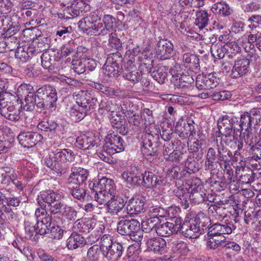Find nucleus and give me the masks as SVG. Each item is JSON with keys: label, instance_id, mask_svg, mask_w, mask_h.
I'll return each mask as SVG.
<instances>
[{"label": "nucleus", "instance_id": "obj_32", "mask_svg": "<svg viewBox=\"0 0 261 261\" xmlns=\"http://www.w3.org/2000/svg\"><path fill=\"white\" fill-rule=\"evenodd\" d=\"M191 191L189 194V199L195 204L203 203L207 199L205 190L201 185L191 186Z\"/></svg>", "mask_w": 261, "mask_h": 261}, {"label": "nucleus", "instance_id": "obj_61", "mask_svg": "<svg viewBox=\"0 0 261 261\" xmlns=\"http://www.w3.org/2000/svg\"><path fill=\"white\" fill-rule=\"evenodd\" d=\"M49 230V236L51 238L59 240L63 236L64 230L58 225L51 224Z\"/></svg>", "mask_w": 261, "mask_h": 261}, {"label": "nucleus", "instance_id": "obj_59", "mask_svg": "<svg viewBox=\"0 0 261 261\" xmlns=\"http://www.w3.org/2000/svg\"><path fill=\"white\" fill-rule=\"evenodd\" d=\"M172 250L175 253L182 254H186L189 251L187 244L179 241H175L172 243Z\"/></svg>", "mask_w": 261, "mask_h": 261}, {"label": "nucleus", "instance_id": "obj_27", "mask_svg": "<svg viewBox=\"0 0 261 261\" xmlns=\"http://www.w3.org/2000/svg\"><path fill=\"white\" fill-rule=\"evenodd\" d=\"M144 197L133 198L129 200L127 204L126 211L130 215H137L144 211Z\"/></svg>", "mask_w": 261, "mask_h": 261}, {"label": "nucleus", "instance_id": "obj_42", "mask_svg": "<svg viewBox=\"0 0 261 261\" xmlns=\"http://www.w3.org/2000/svg\"><path fill=\"white\" fill-rule=\"evenodd\" d=\"M88 111L77 105L74 106L72 108H70L69 115L72 121L79 122L86 116Z\"/></svg>", "mask_w": 261, "mask_h": 261}, {"label": "nucleus", "instance_id": "obj_22", "mask_svg": "<svg viewBox=\"0 0 261 261\" xmlns=\"http://www.w3.org/2000/svg\"><path fill=\"white\" fill-rule=\"evenodd\" d=\"M169 72L173 78V82L177 88H188L190 87L191 84L194 82V79L191 76L177 73L173 68L170 69Z\"/></svg>", "mask_w": 261, "mask_h": 261}, {"label": "nucleus", "instance_id": "obj_15", "mask_svg": "<svg viewBox=\"0 0 261 261\" xmlns=\"http://www.w3.org/2000/svg\"><path fill=\"white\" fill-rule=\"evenodd\" d=\"M41 51L42 50L38 46L34 44H25L17 47L15 53V57L19 62L24 63Z\"/></svg>", "mask_w": 261, "mask_h": 261}, {"label": "nucleus", "instance_id": "obj_37", "mask_svg": "<svg viewBox=\"0 0 261 261\" xmlns=\"http://www.w3.org/2000/svg\"><path fill=\"white\" fill-rule=\"evenodd\" d=\"M141 151L144 157L150 161L156 158L158 148L156 147H153L150 141L144 140L141 146Z\"/></svg>", "mask_w": 261, "mask_h": 261}, {"label": "nucleus", "instance_id": "obj_34", "mask_svg": "<svg viewBox=\"0 0 261 261\" xmlns=\"http://www.w3.org/2000/svg\"><path fill=\"white\" fill-rule=\"evenodd\" d=\"M86 243L85 239L82 235L73 232L67 239L66 246L69 250H73L84 246Z\"/></svg>", "mask_w": 261, "mask_h": 261}, {"label": "nucleus", "instance_id": "obj_45", "mask_svg": "<svg viewBox=\"0 0 261 261\" xmlns=\"http://www.w3.org/2000/svg\"><path fill=\"white\" fill-rule=\"evenodd\" d=\"M173 226L169 222L163 224H158L155 232L160 237H168L175 234L173 230Z\"/></svg>", "mask_w": 261, "mask_h": 261}, {"label": "nucleus", "instance_id": "obj_16", "mask_svg": "<svg viewBox=\"0 0 261 261\" xmlns=\"http://www.w3.org/2000/svg\"><path fill=\"white\" fill-rule=\"evenodd\" d=\"M19 143L24 148H31L41 141L42 136L37 132H21L17 137Z\"/></svg>", "mask_w": 261, "mask_h": 261}, {"label": "nucleus", "instance_id": "obj_9", "mask_svg": "<svg viewBox=\"0 0 261 261\" xmlns=\"http://www.w3.org/2000/svg\"><path fill=\"white\" fill-rule=\"evenodd\" d=\"M117 231L122 236H127L133 241L140 242L143 239V233L139 222L134 219H122L117 224Z\"/></svg>", "mask_w": 261, "mask_h": 261}, {"label": "nucleus", "instance_id": "obj_33", "mask_svg": "<svg viewBox=\"0 0 261 261\" xmlns=\"http://www.w3.org/2000/svg\"><path fill=\"white\" fill-rule=\"evenodd\" d=\"M95 190H98L108 194L110 193L114 195L115 187L114 181L108 178L103 177L100 178L97 182L94 183Z\"/></svg>", "mask_w": 261, "mask_h": 261}, {"label": "nucleus", "instance_id": "obj_35", "mask_svg": "<svg viewBox=\"0 0 261 261\" xmlns=\"http://www.w3.org/2000/svg\"><path fill=\"white\" fill-rule=\"evenodd\" d=\"M211 10L215 15L222 17L228 16L232 12V9L229 5L224 1L215 3L212 6Z\"/></svg>", "mask_w": 261, "mask_h": 261}, {"label": "nucleus", "instance_id": "obj_63", "mask_svg": "<svg viewBox=\"0 0 261 261\" xmlns=\"http://www.w3.org/2000/svg\"><path fill=\"white\" fill-rule=\"evenodd\" d=\"M52 56L50 55L48 51L43 53L41 56V64L42 67L49 71L52 70L53 60Z\"/></svg>", "mask_w": 261, "mask_h": 261}, {"label": "nucleus", "instance_id": "obj_53", "mask_svg": "<svg viewBox=\"0 0 261 261\" xmlns=\"http://www.w3.org/2000/svg\"><path fill=\"white\" fill-rule=\"evenodd\" d=\"M33 92L26 95L24 97V101L23 103L24 109L27 111H33L35 105L37 106V97L36 96V93Z\"/></svg>", "mask_w": 261, "mask_h": 261}, {"label": "nucleus", "instance_id": "obj_39", "mask_svg": "<svg viewBox=\"0 0 261 261\" xmlns=\"http://www.w3.org/2000/svg\"><path fill=\"white\" fill-rule=\"evenodd\" d=\"M160 219L158 218H149L142 222V233L155 232L156 228L160 222Z\"/></svg>", "mask_w": 261, "mask_h": 261}, {"label": "nucleus", "instance_id": "obj_3", "mask_svg": "<svg viewBox=\"0 0 261 261\" xmlns=\"http://www.w3.org/2000/svg\"><path fill=\"white\" fill-rule=\"evenodd\" d=\"M74 152L69 149H56L49 152L44 162L45 165L55 171L57 175L61 176L68 172L69 164L75 160Z\"/></svg>", "mask_w": 261, "mask_h": 261}, {"label": "nucleus", "instance_id": "obj_14", "mask_svg": "<svg viewBox=\"0 0 261 261\" xmlns=\"http://www.w3.org/2000/svg\"><path fill=\"white\" fill-rule=\"evenodd\" d=\"M77 105L87 110L94 109L96 105L97 98L93 93L87 90H80L73 94Z\"/></svg>", "mask_w": 261, "mask_h": 261}, {"label": "nucleus", "instance_id": "obj_21", "mask_svg": "<svg viewBox=\"0 0 261 261\" xmlns=\"http://www.w3.org/2000/svg\"><path fill=\"white\" fill-rule=\"evenodd\" d=\"M249 60L246 58H238L232 69L231 76L236 79L246 74L249 71Z\"/></svg>", "mask_w": 261, "mask_h": 261}, {"label": "nucleus", "instance_id": "obj_64", "mask_svg": "<svg viewBox=\"0 0 261 261\" xmlns=\"http://www.w3.org/2000/svg\"><path fill=\"white\" fill-rule=\"evenodd\" d=\"M248 43H253L254 45L261 51V33L253 32L250 33L248 35Z\"/></svg>", "mask_w": 261, "mask_h": 261}, {"label": "nucleus", "instance_id": "obj_57", "mask_svg": "<svg viewBox=\"0 0 261 261\" xmlns=\"http://www.w3.org/2000/svg\"><path fill=\"white\" fill-rule=\"evenodd\" d=\"M25 238L29 240H34V235L36 234V225L29 221H24Z\"/></svg>", "mask_w": 261, "mask_h": 261}, {"label": "nucleus", "instance_id": "obj_51", "mask_svg": "<svg viewBox=\"0 0 261 261\" xmlns=\"http://www.w3.org/2000/svg\"><path fill=\"white\" fill-rule=\"evenodd\" d=\"M96 89L109 96L115 95L122 98H125L127 96L126 93L124 91H121L117 90L114 91V90L111 88L105 86L101 84L97 85Z\"/></svg>", "mask_w": 261, "mask_h": 261}, {"label": "nucleus", "instance_id": "obj_13", "mask_svg": "<svg viewBox=\"0 0 261 261\" xmlns=\"http://www.w3.org/2000/svg\"><path fill=\"white\" fill-rule=\"evenodd\" d=\"M105 141L103 150L109 155H113L124 150L125 142L121 136L117 134L108 135Z\"/></svg>", "mask_w": 261, "mask_h": 261}, {"label": "nucleus", "instance_id": "obj_1", "mask_svg": "<svg viewBox=\"0 0 261 261\" xmlns=\"http://www.w3.org/2000/svg\"><path fill=\"white\" fill-rule=\"evenodd\" d=\"M124 249L119 242H113L112 237L105 234L101 238L100 245H94L87 250V261H99L101 254L108 261H116L120 258Z\"/></svg>", "mask_w": 261, "mask_h": 261}, {"label": "nucleus", "instance_id": "obj_7", "mask_svg": "<svg viewBox=\"0 0 261 261\" xmlns=\"http://www.w3.org/2000/svg\"><path fill=\"white\" fill-rule=\"evenodd\" d=\"M253 123L248 112H245L240 118L237 117V122L234 131L241 132L247 145L251 146L257 142L256 131L252 126Z\"/></svg>", "mask_w": 261, "mask_h": 261}, {"label": "nucleus", "instance_id": "obj_48", "mask_svg": "<svg viewBox=\"0 0 261 261\" xmlns=\"http://www.w3.org/2000/svg\"><path fill=\"white\" fill-rule=\"evenodd\" d=\"M208 15L205 10H200L196 12L195 23L199 28L203 29L208 24Z\"/></svg>", "mask_w": 261, "mask_h": 261}, {"label": "nucleus", "instance_id": "obj_29", "mask_svg": "<svg viewBox=\"0 0 261 261\" xmlns=\"http://www.w3.org/2000/svg\"><path fill=\"white\" fill-rule=\"evenodd\" d=\"M237 122V117L233 114L226 115L221 118L218 122L219 127L224 130L223 134L231 133L232 130L234 131V127H236V123Z\"/></svg>", "mask_w": 261, "mask_h": 261}, {"label": "nucleus", "instance_id": "obj_41", "mask_svg": "<svg viewBox=\"0 0 261 261\" xmlns=\"http://www.w3.org/2000/svg\"><path fill=\"white\" fill-rule=\"evenodd\" d=\"M58 126L57 123L53 119H43L38 124V127L45 132H50L53 135L57 134L56 129Z\"/></svg>", "mask_w": 261, "mask_h": 261}, {"label": "nucleus", "instance_id": "obj_62", "mask_svg": "<svg viewBox=\"0 0 261 261\" xmlns=\"http://www.w3.org/2000/svg\"><path fill=\"white\" fill-rule=\"evenodd\" d=\"M109 45L112 49L119 50L122 48V43L119 39L116 34L111 33L110 34L109 38Z\"/></svg>", "mask_w": 261, "mask_h": 261}, {"label": "nucleus", "instance_id": "obj_6", "mask_svg": "<svg viewBox=\"0 0 261 261\" xmlns=\"http://www.w3.org/2000/svg\"><path fill=\"white\" fill-rule=\"evenodd\" d=\"M209 226L210 223L207 227L208 237L213 238L215 242L222 247L226 242L224 234H229L236 229V226L234 224V220L229 219L221 221L219 223H216L210 227Z\"/></svg>", "mask_w": 261, "mask_h": 261}, {"label": "nucleus", "instance_id": "obj_23", "mask_svg": "<svg viewBox=\"0 0 261 261\" xmlns=\"http://www.w3.org/2000/svg\"><path fill=\"white\" fill-rule=\"evenodd\" d=\"M175 132L181 139L189 137L192 139L194 134H195L193 121L188 123L182 121L177 122L175 127Z\"/></svg>", "mask_w": 261, "mask_h": 261}, {"label": "nucleus", "instance_id": "obj_10", "mask_svg": "<svg viewBox=\"0 0 261 261\" xmlns=\"http://www.w3.org/2000/svg\"><path fill=\"white\" fill-rule=\"evenodd\" d=\"M122 61V57L118 51L112 54V56L107 59L100 72L103 76V81L108 82L110 78L118 76L121 70L119 65Z\"/></svg>", "mask_w": 261, "mask_h": 261}, {"label": "nucleus", "instance_id": "obj_49", "mask_svg": "<svg viewBox=\"0 0 261 261\" xmlns=\"http://www.w3.org/2000/svg\"><path fill=\"white\" fill-rule=\"evenodd\" d=\"M123 76L125 79L135 83L141 80L142 75L140 72L134 69L133 68H130L123 70Z\"/></svg>", "mask_w": 261, "mask_h": 261}, {"label": "nucleus", "instance_id": "obj_18", "mask_svg": "<svg viewBox=\"0 0 261 261\" xmlns=\"http://www.w3.org/2000/svg\"><path fill=\"white\" fill-rule=\"evenodd\" d=\"M121 177L129 187L135 188L141 185V176L139 170L135 167H132L122 172Z\"/></svg>", "mask_w": 261, "mask_h": 261}, {"label": "nucleus", "instance_id": "obj_31", "mask_svg": "<svg viewBox=\"0 0 261 261\" xmlns=\"http://www.w3.org/2000/svg\"><path fill=\"white\" fill-rule=\"evenodd\" d=\"M19 30V26L14 22H11L8 28L4 29V33L5 34V43L10 50H13L12 47V43L14 42V44H18V39L13 37Z\"/></svg>", "mask_w": 261, "mask_h": 261}, {"label": "nucleus", "instance_id": "obj_43", "mask_svg": "<svg viewBox=\"0 0 261 261\" xmlns=\"http://www.w3.org/2000/svg\"><path fill=\"white\" fill-rule=\"evenodd\" d=\"M51 216H47L46 218L42 219L41 221L37 222L35 225L37 229L36 233L40 235L48 233L51 225Z\"/></svg>", "mask_w": 261, "mask_h": 261}, {"label": "nucleus", "instance_id": "obj_20", "mask_svg": "<svg viewBox=\"0 0 261 261\" xmlns=\"http://www.w3.org/2000/svg\"><path fill=\"white\" fill-rule=\"evenodd\" d=\"M89 175V172L87 169L81 167H72L67 180L70 184L81 185L85 182Z\"/></svg>", "mask_w": 261, "mask_h": 261}, {"label": "nucleus", "instance_id": "obj_52", "mask_svg": "<svg viewBox=\"0 0 261 261\" xmlns=\"http://www.w3.org/2000/svg\"><path fill=\"white\" fill-rule=\"evenodd\" d=\"M226 52L225 45L221 44L213 43L211 47V53L212 56L218 59H221L224 58Z\"/></svg>", "mask_w": 261, "mask_h": 261}, {"label": "nucleus", "instance_id": "obj_25", "mask_svg": "<svg viewBox=\"0 0 261 261\" xmlns=\"http://www.w3.org/2000/svg\"><path fill=\"white\" fill-rule=\"evenodd\" d=\"M76 146L83 150H90L97 147L95 137L92 134H83L76 138Z\"/></svg>", "mask_w": 261, "mask_h": 261}, {"label": "nucleus", "instance_id": "obj_44", "mask_svg": "<svg viewBox=\"0 0 261 261\" xmlns=\"http://www.w3.org/2000/svg\"><path fill=\"white\" fill-rule=\"evenodd\" d=\"M124 205L123 202H120L113 198L106 205L107 212L113 215H117L122 210Z\"/></svg>", "mask_w": 261, "mask_h": 261}, {"label": "nucleus", "instance_id": "obj_24", "mask_svg": "<svg viewBox=\"0 0 261 261\" xmlns=\"http://www.w3.org/2000/svg\"><path fill=\"white\" fill-rule=\"evenodd\" d=\"M147 249L154 253L163 254L166 252V242L161 238L148 239L146 242Z\"/></svg>", "mask_w": 261, "mask_h": 261}, {"label": "nucleus", "instance_id": "obj_47", "mask_svg": "<svg viewBox=\"0 0 261 261\" xmlns=\"http://www.w3.org/2000/svg\"><path fill=\"white\" fill-rule=\"evenodd\" d=\"M175 195L179 198V202L181 204L184 209H187L189 207V193L186 189L177 188L174 190Z\"/></svg>", "mask_w": 261, "mask_h": 261}, {"label": "nucleus", "instance_id": "obj_54", "mask_svg": "<svg viewBox=\"0 0 261 261\" xmlns=\"http://www.w3.org/2000/svg\"><path fill=\"white\" fill-rule=\"evenodd\" d=\"M96 193L94 195V199L99 205L106 206L109 201L115 197V195L110 193H105L100 191L95 190Z\"/></svg>", "mask_w": 261, "mask_h": 261}, {"label": "nucleus", "instance_id": "obj_2", "mask_svg": "<svg viewBox=\"0 0 261 261\" xmlns=\"http://www.w3.org/2000/svg\"><path fill=\"white\" fill-rule=\"evenodd\" d=\"M101 17L99 12H91L79 21L78 27L87 34L106 35L113 29L116 20L112 15H107L100 21Z\"/></svg>", "mask_w": 261, "mask_h": 261}, {"label": "nucleus", "instance_id": "obj_46", "mask_svg": "<svg viewBox=\"0 0 261 261\" xmlns=\"http://www.w3.org/2000/svg\"><path fill=\"white\" fill-rule=\"evenodd\" d=\"M216 149L218 153L219 162H223L224 164H228L232 155L231 152L221 144L217 143Z\"/></svg>", "mask_w": 261, "mask_h": 261}, {"label": "nucleus", "instance_id": "obj_40", "mask_svg": "<svg viewBox=\"0 0 261 261\" xmlns=\"http://www.w3.org/2000/svg\"><path fill=\"white\" fill-rule=\"evenodd\" d=\"M105 111L110 112L113 114L117 111L119 112V108L115 101L102 100L99 105L98 112L103 114Z\"/></svg>", "mask_w": 261, "mask_h": 261}, {"label": "nucleus", "instance_id": "obj_4", "mask_svg": "<svg viewBox=\"0 0 261 261\" xmlns=\"http://www.w3.org/2000/svg\"><path fill=\"white\" fill-rule=\"evenodd\" d=\"M210 218L204 213L199 212L195 217L186 216L182 223L181 233L186 238L196 239L204 233L210 223Z\"/></svg>", "mask_w": 261, "mask_h": 261}, {"label": "nucleus", "instance_id": "obj_8", "mask_svg": "<svg viewBox=\"0 0 261 261\" xmlns=\"http://www.w3.org/2000/svg\"><path fill=\"white\" fill-rule=\"evenodd\" d=\"M37 107L40 109H51L56 107L58 100L56 89L49 85H44L36 92Z\"/></svg>", "mask_w": 261, "mask_h": 261}, {"label": "nucleus", "instance_id": "obj_58", "mask_svg": "<svg viewBox=\"0 0 261 261\" xmlns=\"http://www.w3.org/2000/svg\"><path fill=\"white\" fill-rule=\"evenodd\" d=\"M225 46L229 57H232L241 52V48L235 41H228L225 43Z\"/></svg>", "mask_w": 261, "mask_h": 261}, {"label": "nucleus", "instance_id": "obj_5", "mask_svg": "<svg viewBox=\"0 0 261 261\" xmlns=\"http://www.w3.org/2000/svg\"><path fill=\"white\" fill-rule=\"evenodd\" d=\"M47 199L50 201V214H57L70 220H74L77 218V212L66 204L63 195L54 191V194Z\"/></svg>", "mask_w": 261, "mask_h": 261}, {"label": "nucleus", "instance_id": "obj_11", "mask_svg": "<svg viewBox=\"0 0 261 261\" xmlns=\"http://www.w3.org/2000/svg\"><path fill=\"white\" fill-rule=\"evenodd\" d=\"M53 194V191L47 190L41 191L38 195L36 200L39 207L36 209L35 213L37 222L41 221L42 219L46 218L47 216H50L48 213L50 214L49 210L50 201L47 198Z\"/></svg>", "mask_w": 261, "mask_h": 261}, {"label": "nucleus", "instance_id": "obj_55", "mask_svg": "<svg viewBox=\"0 0 261 261\" xmlns=\"http://www.w3.org/2000/svg\"><path fill=\"white\" fill-rule=\"evenodd\" d=\"M254 172L250 168H243L242 173L240 176V182L242 184H249L254 181Z\"/></svg>", "mask_w": 261, "mask_h": 261}, {"label": "nucleus", "instance_id": "obj_38", "mask_svg": "<svg viewBox=\"0 0 261 261\" xmlns=\"http://www.w3.org/2000/svg\"><path fill=\"white\" fill-rule=\"evenodd\" d=\"M141 119L144 120V125L146 132H152L151 129L154 127V119L152 111L149 109H144L141 113Z\"/></svg>", "mask_w": 261, "mask_h": 261}, {"label": "nucleus", "instance_id": "obj_26", "mask_svg": "<svg viewBox=\"0 0 261 261\" xmlns=\"http://www.w3.org/2000/svg\"><path fill=\"white\" fill-rule=\"evenodd\" d=\"M242 133L240 135L238 136L237 134L234 135V133L231 134L230 133L222 134V140L225 143V144L231 148L236 149L240 150L243 149V141L241 137Z\"/></svg>", "mask_w": 261, "mask_h": 261}, {"label": "nucleus", "instance_id": "obj_28", "mask_svg": "<svg viewBox=\"0 0 261 261\" xmlns=\"http://www.w3.org/2000/svg\"><path fill=\"white\" fill-rule=\"evenodd\" d=\"M141 175V184L147 188H152L158 185L163 184V181L161 177L156 176L151 171H145Z\"/></svg>", "mask_w": 261, "mask_h": 261}, {"label": "nucleus", "instance_id": "obj_36", "mask_svg": "<svg viewBox=\"0 0 261 261\" xmlns=\"http://www.w3.org/2000/svg\"><path fill=\"white\" fill-rule=\"evenodd\" d=\"M218 161V153L213 147L208 148L206 155L205 168L206 170H213L217 166Z\"/></svg>", "mask_w": 261, "mask_h": 261}, {"label": "nucleus", "instance_id": "obj_30", "mask_svg": "<svg viewBox=\"0 0 261 261\" xmlns=\"http://www.w3.org/2000/svg\"><path fill=\"white\" fill-rule=\"evenodd\" d=\"M180 60L187 69L195 71L199 67V59L197 55L190 53H184Z\"/></svg>", "mask_w": 261, "mask_h": 261}, {"label": "nucleus", "instance_id": "obj_12", "mask_svg": "<svg viewBox=\"0 0 261 261\" xmlns=\"http://www.w3.org/2000/svg\"><path fill=\"white\" fill-rule=\"evenodd\" d=\"M73 227L84 232H89L94 230L98 239L101 236L105 227L96 219L91 218H85L77 220L73 224Z\"/></svg>", "mask_w": 261, "mask_h": 261}, {"label": "nucleus", "instance_id": "obj_56", "mask_svg": "<svg viewBox=\"0 0 261 261\" xmlns=\"http://www.w3.org/2000/svg\"><path fill=\"white\" fill-rule=\"evenodd\" d=\"M147 213L150 218H165L166 215V210L158 206L153 205L149 207Z\"/></svg>", "mask_w": 261, "mask_h": 261}, {"label": "nucleus", "instance_id": "obj_19", "mask_svg": "<svg viewBox=\"0 0 261 261\" xmlns=\"http://www.w3.org/2000/svg\"><path fill=\"white\" fill-rule=\"evenodd\" d=\"M21 110L18 108H16L12 103L5 104L2 103L0 104V114L6 119L12 121H18L21 116Z\"/></svg>", "mask_w": 261, "mask_h": 261}, {"label": "nucleus", "instance_id": "obj_17", "mask_svg": "<svg viewBox=\"0 0 261 261\" xmlns=\"http://www.w3.org/2000/svg\"><path fill=\"white\" fill-rule=\"evenodd\" d=\"M174 55L173 45L167 39H161L156 48V55L161 60L170 59Z\"/></svg>", "mask_w": 261, "mask_h": 261}, {"label": "nucleus", "instance_id": "obj_50", "mask_svg": "<svg viewBox=\"0 0 261 261\" xmlns=\"http://www.w3.org/2000/svg\"><path fill=\"white\" fill-rule=\"evenodd\" d=\"M168 67L167 66H160L158 69L152 72L153 78L159 84H163L168 75Z\"/></svg>", "mask_w": 261, "mask_h": 261}, {"label": "nucleus", "instance_id": "obj_60", "mask_svg": "<svg viewBox=\"0 0 261 261\" xmlns=\"http://www.w3.org/2000/svg\"><path fill=\"white\" fill-rule=\"evenodd\" d=\"M68 192L71 194L74 198L77 200L84 199L86 192V190L80 187H69L68 188Z\"/></svg>", "mask_w": 261, "mask_h": 261}]
</instances>
